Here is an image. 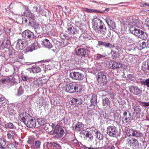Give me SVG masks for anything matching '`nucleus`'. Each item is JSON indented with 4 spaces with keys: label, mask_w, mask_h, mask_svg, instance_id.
Listing matches in <instances>:
<instances>
[{
    "label": "nucleus",
    "mask_w": 149,
    "mask_h": 149,
    "mask_svg": "<svg viewBox=\"0 0 149 149\" xmlns=\"http://www.w3.org/2000/svg\"><path fill=\"white\" fill-rule=\"evenodd\" d=\"M35 49V45H32L31 46V49L30 50V51L32 52L33 50Z\"/></svg>",
    "instance_id": "nucleus-61"
},
{
    "label": "nucleus",
    "mask_w": 149,
    "mask_h": 149,
    "mask_svg": "<svg viewBox=\"0 0 149 149\" xmlns=\"http://www.w3.org/2000/svg\"><path fill=\"white\" fill-rule=\"evenodd\" d=\"M97 148L88 147H86L84 149H97Z\"/></svg>",
    "instance_id": "nucleus-63"
},
{
    "label": "nucleus",
    "mask_w": 149,
    "mask_h": 149,
    "mask_svg": "<svg viewBox=\"0 0 149 149\" xmlns=\"http://www.w3.org/2000/svg\"><path fill=\"white\" fill-rule=\"evenodd\" d=\"M4 127L6 129H16V127L12 123L9 122L5 124Z\"/></svg>",
    "instance_id": "nucleus-28"
},
{
    "label": "nucleus",
    "mask_w": 149,
    "mask_h": 149,
    "mask_svg": "<svg viewBox=\"0 0 149 149\" xmlns=\"http://www.w3.org/2000/svg\"><path fill=\"white\" fill-rule=\"evenodd\" d=\"M42 44L44 45L46 48L48 49H50L53 47L52 44L51 43L49 40L47 39L44 40L42 41Z\"/></svg>",
    "instance_id": "nucleus-18"
},
{
    "label": "nucleus",
    "mask_w": 149,
    "mask_h": 149,
    "mask_svg": "<svg viewBox=\"0 0 149 149\" xmlns=\"http://www.w3.org/2000/svg\"><path fill=\"white\" fill-rule=\"evenodd\" d=\"M47 103L46 100L45 99L41 97L39 99V104L41 106H45Z\"/></svg>",
    "instance_id": "nucleus-36"
},
{
    "label": "nucleus",
    "mask_w": 149,
    "mask_h": 149,
    "mask_svg": "<svg viewBox=\"0 0 149 149\" xmlns=\"http://www.w3.org/2000/svg\"><path fill=\"white\" fill-rule=\"evenodd\" d=\"M98 45L100 46L102 45L106 47L111 48L113 47V45L109 43L103 42L101 41H98Z\"/></svg>",
    "instance_id": "nucleus-23"
},
{
    "label": "nucleus",
    "mask_w": 149,
    "mask_h": 149,
    "mask_svg": "<svg viewBox=\"0 0 149 149\" xmlns=\"http://www.w3.org/2000/svg\"><path fill=\"white\" fill-rule=\"evenodd\" d=\"M13 105L11 104H9L7 107V110L10 114L12 115L15 113V110L13 109L12 107Z\"/></svg>",
    "instance_id": "nucleus-33"
},
{
    "label": "nucleus",
    "mask_w": 149,
    "mask_h": 149,
    "mask_svg": "<svg viewBox=\"0 0 149 149\" xmlns=\"http://www.w3.org/2000/svg\"><path fill=\"white\" fill-rule=\"evenodd\" d=\"M129 29L131 33L141 39L144 40L146 38V33L142 30L137 29L133 26H131Z\"/></svg>",
    "instance_id": "nucleus-4"
},
{
    "label": "nucleus",
    "mask_w": 149,
    "mask_h": 149,
    "mask_svg": "<svg viewBox=\"0 0 149 149\" xmlns=\"http://www.w3.org/2000/svg\"><path fill=\"white\" fill-rule=\"evenodd\" d=\"M12 132L13 136H17L16 132L15 130H11L10 131Z\"/></svg>",
    "instance_id": "nucleus-55"
},
{
    "label": "nucleus",
    "mask_w": 149,
    "mask_h": 149,
    "mask_svg": "<svg viewBox=\"0 0 149 149\" xmlns=\"http://www.w3.org/2000/svg\"><path fill=\"white\" fill-rule=\"evenodd\" d=\"M68 31L70 34H74L76 32V29L73 27V26L70 24H68Z\"/></svg>",
    "instance_id": "nucleus-21"
},
{
    "label": "nucleus",
    "mask_w": 149,
    "mask_h": 149,
    "mask_svg": "<svg viewBox=\"0 0 149 149\" xmlns=\"http://www.w3.org/2000/svg\"><path fill=\"white\" fill-rule=\"evenodd\" d=\"M129 141L130 143L131 146L133 148L138 149L139 148L140 143H139L137 140L132 138L130 139Z\"/></svg>",
    "instance_id": "nucleus-12"
},
{
    "label": "nucleus",
    "mask_w": 149,
    "mask_h": 149,
    "mask_svg": "<svg viewBox=\"0 0 149 149\" xmlns=\"http://www.w3.org/2000/svg\"><path fill=\"white\" fill-rule=\"evenodd\" d=\"M99 29L100 31L98 32L99 33H101L102 36H104L107 33V28L104 23L103 24H102L99 26Z\"/></svg>",
    "instance_id": "nucleus-16"
},
{
    "label": "nucleus",
    "mask_w": 149,
    "mask_h": 149,
    "mask_svg": "<svg viewBox=\"0 0 149 149\" xmlns=\"http://www.w3.org/2000/svg\"><path fill=\"white\" fill-rule=\"evenodd\" d=\"M133 129H130L127 128L126 130V133L127 135L128 136H132V132H133Z\"/></svg>",
    "instance_id": "nucleus-37"
},
{
    "label": "nucleus",
    "mask_w": 149,
    "mask_h": 149,
    "mask_svg": "<svg viewBox=\"0 0 149 149\" xmlns=\"http://www.w3.org/2000/svg\"><path fill=\"white\" fill-rule=\"evenodd\" d=\"M82 134L86 136L87 137H88L89 139L91 140L93 138L92 135L88 131L84 130L82 132Z\"/></svg>",
    "instance_id": "nucleus-30"
},
{
    "label": "nucleus",
    "mask_w": 149,
    "mask_h": 149,
    "mask_svg": "<svg viewBox=\"0 0 149 149\" xmlns=\"http://www.w3.org/2000/svg\"><path fill=\"white\" fill-rule=\"evenodd\" d=\"M129 89L130 92L135 95L140 96L142 94V91L138 86H130Z\"/></svg>",
    "instance_id": "nucleus-9"
},
{
    "label": "nucleus",
    "mask_w": 149,
    "mask_h": 149,
    "mask_svg": "<svg viewBox=\"0 0 149 149\" xmlns=\"http://www.w3.org/2000/svg\"><path fill=\"white\" fill-rule=\"evenodd\" d=\"M22 79L23 81H26L28 79V77L26 75H23L22 76Z\"/></svg>",
    "instance_id": "nucleus-56"
},
{
    "label": "nucleus",
    "mask_w": 149,
    "mask_h": 149,
    "mask_svg": "<svg viewBox=\"0 0 149 149\" xmlns=\"http://www.w3.org/2000/svg\"><path fill=\"white\" fill-rule=\"evenodd\" d=\"M141 84L149 88V79H146L141 82Z\"/></svg>",
    "instance_id": "nucleus-42"
},
{
    "label": "nucleus",
    "mask_w": 149,
    "mask_h": 149,
    "mask_svg": "<svg viewBox=\"0 0 149 149\" xmlns=\"http://www.w3.org/2000/svg\"><path fill=\"white\" fill-rule=\"evenodd\" d=\"M145 22L146 23L147 26L149 27V18H147L145 19Z\"/></svg>",
    "instance_id": "nucleus-59"
},
{
    "label": "nucleus",
    "mask_w": 149,
    "mask_h": 149,
    "mask_svg": "<svg viewBox=\"0 0 149 149\" xmlns=\"http://www.w3.org/2000/svg\"><path fill=\"white\" fill-rule=\"evenodd\" d=\"M23 57L22 54H20L18 57V58L15 59L16 62H19L20 60H22L23 59Z\"/></svg>",
    "instance_id": "nucleus-52"
},
{
    "label": "nucleus",
    "mask_w": 149,
    "mask_h": 149,
    "mask_svg": "<svg viewBox=\"0 0 149 149\" xmlns=\"http://www.w3.org/2000/svg\"><path fill=\"white\" fill-rule=\"evenodd\" d=\"M10 41L8 38H5L3 40L1 46L5 48H8L10 46Z\"/></svg>",
    "instance_id": "nucleus-20"
},
{
    "label": "nucleus",
    "mask_w": 149,
    "mask_h": 149,
    "mask_svg": "<svg viewBox=\"0 0 149 149\" xmlns=\"http://www.w3.org/2000/svg\"><path fill=\"white\" fill-rule=\"evenodd\" d=\"M29 15L30 16H29V17L31 18L32 21H33L34 19V17L33 15H32V14L31 13H30Z\"/></svg>",
    "instance_id": "nucleus-60"
},
{
    "label": "nucleus",
    "mask_w": 149,
    "mask_h": 149,
    "mask_svg": "<svg viewBox=\"0 0 149 149\" xmlns=\"http://www.w3.org/2000/svg\"><path fill=\"white\" fill-rule=\"evenodd\" d=\"M107 149H115V148L114 146H108L107 147Z\"/></svg>",
    "instance_id": "nucleus-64"
},
{
    "label": "nucleus",
    "mask_w": 149,
    "mask_h": 149,
    "mask_svg": "<svg viewBox=\"0 0 149 149\" xmlns=\"http://www.w3.org/2000/svg\"><path fill=\"white\" fill-rule=\"evenodd\" d=\"M93 25L95 28L98 29L100 25L103 24V22L98 17L94 18L92 20Z\"/></svg>",
    "instance_id": "nucleus-14"
},
{
    "label": "nucleus",
    "mask_w": 149,
    "mask_h": 149,
    "mask_svg": "<svg viewBox=\"0 0 149 149\" xmlns=\"http://www.w3.org/2000/svg\"><path fill=\"white\" fill-rule=\"evenodd\" d=\"M112 20L111 18L109 17H107L105 19V20L107 23L109 27L110 26V25L109 24V22H110Z\"/></svg>",
    "instance_id": "nucleus-47"
},
{
    "label": "nucleus",
    "mask_w": 149,
    "mask_h": 149,
    "mask_svg": "<svg viewBox=\"0 0 149 149\" xmlns=\"http://www.w3.org/2000/svg\"><path fill=\"white\" fill-rule=\"evenodd\" d=\"M24 91L22 86H20L18 90V95H20L23 93Z\"/></svg>",
    "instance_id": "nucleus-48"
},
{
    "label": "nucleus",
    "mask_w": 149,
    "mask_h": 149,
    "mask_svg": "<svg viewBox=\"0 0 149 149\" xmlns=\"http://www.w3.org/2000/svg\"><path fill=\"white\" fill-rule=\"evenodd\" d=\"M84 11L87 12L88 13H93V12L97 13V10H94L93 9H89L87 8H85L84 10Z\"/></svg>",
    "instance_id": "nucleus-43"
},
{
    "label": "nucleus",
    "mask_w": 149,
    "mask_h": 149,
    "mask_svg": "<svg viewBox=\"0 0 149 149\" xmlns=\"http://www.w3.org/2000/svg\"><path fill=\"white\" fill-rule=\"evenodd\" d=\"M27 44L28 43L25 40L19 39L17 40L16 48L18 50H22L24 48Z\"/></svg>",
    "instance_id": "nucleus-8"
},
{
    "label": "nucleus",
    "mask_w": 149,
    "mask_h": 149,
    "mask_svg": "<svg viewBox=\"0 0 149 149\" xmlns=\"http://www.w3.org/2000/svg\"><path fill=\"white\" fill-rule=\"evenodd\" d=\"M97 77V80L100 85L104 86L107 83V78L105 73L102 72H98Z\"/></svg>",
    "instance_id": "nucleus-6"
},
{
    "label": "nucleus",
    "mask_w": 149,
    "mask_h": 149,
    "mask_svg": "<svg viewBox=\"0 0 149 149\" xmlns=\"http://www.w3.org/2000/svg\"><path fill=\"white\" fill-rule=\"evenodd\" d=\"M50 146L53 148L54 149H61V147L59 144L56 142H50Z\"/></svg>",
    "instance_id": "nucleus-31"
},
{
    "label": "nucleus",
    "mask_w": 149,
    "mask_h": 149,
    "mask_svg": "<svg viewBox=\"0 0 149 149\" xmlns=\"http://www.w3.org/2000/svg\"><path fill=\"white\" fill-rule=\"evenodd\" d=\"M31 72H32L34 73H37L40 72L41 71V68L38 66L32 67L29 69Z\"/></svg>",
    "instance_id": "nucleus-25"
},
{
    "label": "nucleus",
    "mask_w": 149,
    "mask_h": 149,
    "mask_svg": "<svg viewBox=\"0 0 149 149\" xmlns=\"http://www.w3.org/2000/svg\"><path fill=\"white\" fill-rule=\"evenodd\" d=\"M132 133V136L134 137H139L142 135V133L140 131L135 129H133Z\"/></svg>",
    "instance_id": "nucleus-29"
},
{
    "label": "nucleus",
    "mask_w": 149,
    "mask_h": 149,
    "mask_svg": "<svg viewBox=\"0 0 149 149\" xmlns=\"http://www.w3.org/2000/svg\"><path fill=\"white\" fill-rule=\"evenodd\" d=\"M37 122L40 125H44L46 123L45 120L44 118H38L37 120Z\"/></svg>",
    "instance_id": "nucleus-38"
},
{
    "label": "nucleus",
    "mask_w": 149,
    "mask_h": 149,
    "mask_svg": "<svg viewBox=\"0 0 149 149\" xmlns=\"http://www.w3.org/2000/svg\"><path fill=\"white\" fill-rule=\"evenodd\" d=\"M104 57V56L103 55L97 54H96L95 59L96 60H98L100 59L103 58Z\"/></svg>",
    "instance_id": "nucleus-51"
},
{
    "label": "nucleus",
    "mask_w": 149,
    "mask_h": 149,
    "mask_svg": "<svg viewBox=\"0 0 149 149\" xmlns=\"http://www.w3.org/2000/svg\"><path fill=\"white\" fill-rule=\"evenodd\" d=\"M111 102L107 97L103 98L102 99V105L105 108L110 107Z\"/></svg>",
    "instance_id": "nucleus-17"
},
{
    "label": "nucleus",
    "mask_w": 149,
    "mask_h": 149,
    "mask_svg": "<svg viewBox=\"0 0 149 149\" xmlns=\"http://www.w3.org/2000/svg\"><path fill=\"white\" fill-rule=\"evenodd\" d=\"M7 103L6 99L1 95H0V107H3Z\"/></svg>",
    "instance_id": "nucleus-24"
},
{
    "label": "nucleus",
    "mask_w": 149,
    "mask_h": 149,
    "mask_svg": "<svg viewBox=\"0 0 149 149\" xmlns=\"http://www.w3.org/2000/svg\"><path fill=\"white\" fill-rule=\"evenodd\" d=\"M123 122L126 123L130 120L131 118V115L129 111H125L123 114Z\"/></svg>",
    "instance_id": "nucleus-13"
},
{
    "label": "nucleus",
    "mask_w": 149,
    "mask_h": 149,
    "mask_svg": "<svg viewBox=\"0 0 149 149\" xmlns=\"http://www.w3.org/2000/svg\"><path fill=\"white\" fill-rule=\"evenodd\" d=\"M13 79L12 77H7L5 78L1 79L0 80V83L4 84L8 83L11 82H13Z\"/></svg>",
    "instance_id": "nucleus-19"
},
{
    "label": "nucleus",
    "mask_w": 149,
    "mask_h": 149,
    "mask_svg": "<svg viewBox=\"0 0 149 149\" xmlns=\"http://www.w3.org/2000/svg\"><path fill=\"white\" fill-rule=\"evenodd\" d=\"M52 127L54 129V137L56 138H61L65 133L64 128L62 127L56 125L54 123L52 125Z\"/></svg>",
    "instance_id": "nucleus-2"
},
{
    "label": "nucleus",
    "mask_w": 149,
    "mask_h": 149,
    "mask_svg": "<svg viewBox=\"0 0 149 149\" xmlns=\"http://www.w3.org/2000/svg\"><path fill=\"white\" fill-rule=\"evenodd\" d=\"M70 76L74 79L79 81L82 80L84 78V76L81 73L77 72L71 73L70 74Z\"/></svg>",
    "instance_id": "nucleus-10"
},
{
    "label": "nucleus",
    "mask_w": 149,
    "mask_h": 149,
    "mask_svg": "<svg viewBox=\"0 0 149 149\" xmlns=\"http://www.w3.org/2000/svg\"><path fill=\"white\" fill-rule=\"evenodd\" d=\"M31 21H32L30 20L29 23V25L33 26L35 29H39V25L38 24L34 23L33 21H32V22Z\"/></svg>",
    "instance_id": "nucleus-34"
},
{
    "label": "nucleus",
    "mask_w": 149,
    "mask_h": 149,
    "mask_svg": "<svg viewBox=\"0 0 149 149\" xmlns=\"http://www.w3.org/2000/svg\"><path fill=\"white\" fill-rule=\"evenodd\" d=\"M19 119L29 127H35L36 126V120L33 118L31 116L27 113H22L20 114Z\"/></svg>",
    "instance_id": "nucleus-1"
},
{
    "label": "nucleus",
    "mask_w": 149,
    "mask_h": 149,
    "mask_svg": "<svg viewBox=\"0 0 149 149\" xmlns=\"http://www.w3.org/2000/svg\"><path fill=\"white\" fill-rule=\"evenodd\" d=\"M123 65L120 63H118L116 62L113 63L112 64V67L113 69H119L123 66Z\"/></svg>",
    "instance_id": "nucleus-32"
},
{
    "label": "nucleus",
    "mask_w": 149,
    "mask_h": 149,
    "mask_svg": "<svg viewBox=\"0 0 149 149\" xmlns=\"http://www.w3.org/2000/svg\"><path fill=\"white\" fill-rule=\"evenodd\" d=\"M33 8L35 10V11H36L38 13H40L42 10V9L40 5L38 6H34L33 7Z\"/></svg>",
    "instance_id": "nucleus-46"
},
{
    "label": "nucleus",
    "mask_w": 149,
    "mask_h": 149,
    "mask_svg": "<svg viewBox=\"0 0 149 149\" xmlns=\"http://www.w3.org/2000/svg\"><path fill=\"white\" fill-rule=\"evenodd\" d=\"M79 84L76 82H73L66 85L65 87V91L70 93L78 92L81 89L79 88Z\"/></svg>",
    "instance_id": "nucleus-3"
},
{
    "label": "nucleus",
    "mask_w": 149,
    "mask_h": 149,
    "mask_svg": "<svg viewBox=\"0 0 149 149\" xmlns=\"http://www.w3.org/2000/svg\"><path fill=\"white\" fill-rule=\"evenodd\" d=\"M109 24L110 25V26L109 27V28H111L112 29H116V24L112 20L109 22Z\"/></svg>",
    "instance_id": "nucleus-45"
},
{
    "label": "nucleus",
    "mask_w": 149,
    "mask_h": 149,
    "mask_svg": "<svg viewBox=\"0 0 149 149\" xmlns=\"http://www.w3.org/2000/svg\"><path fill=\"white\" fill-rule=\"evenodd\" d=\"M108 118L111 120H115V115L114 113L111 112L110 113V116H109Z\"/></svg>",
    "instance_id": "nucleus-50"
},
{
    "label": "nucleus",
    "mask_w": 149,
    "mask_h": 149,
    "mask_svg": "<svg viewBox=\"0 0 149 149\" xmlns=\"http://www.w3.org/2000/svg\"><path fill=\"white\" fill-rule=\"evenodd\" d=\"M96 138L99 140H102L103 139V135L99 132L97 131L96 133Z\"/></svg>",
    "instance_id": "nucleus-35"
},
{
    "label": "nucleus",
    "mask_w": 149,
    "mask_h": 149,
    "mask_svg": "<svg viewBox=\"0 0 149 149\" xmlns=\"http://www.w3.org/2000/svg\"><path fill=\"white\" fill-rule=\"evenodd\" d=\"M144 68H146L148 70H149V60L147 62V65L146 64L144 65Z\"/></svg>",
    "instance_id": "nucleus-57"
},
{
    "label": "nucleus",
    "mask_w": 149,
    "mask_h": 149,
    "mask_svg": "<svg viewBox=\"0 0 149 149\" xmlns=\"http://www.w3.org/2000/svg\"><path fill=\"white\" fill-rule=\"evenodd\" d=\"M109 10V8H107L105 9V10L103 11H98L97 10V12L98 13H101L103 14L105 13V11H108Z\"/></svg>",
    "instance_id": "nucleus-53"
},
{
    "label": "nucleus",
    "mask_w": 149,
    "mask_h": 149,
    "mask_svg": "<svg viewBox=\"0 0 149 149\" xmlns=\"http://www.w3.org/2000/svg\"><path fill=\"white\" fill-rule=\"evenodd\" d=\"M7 136L8 138V139H10L13 136L9 132H8Z\"/></svg>",
    "instance_id": "nucleus-58"
},
{
    "label": "nucleus",
    "mask_w": 149,
    "mask_h": 149,
    "mask_svg": "<svg viewBox=\"0 0 149 149\" xmlns=\"http://www.w3.org/2000/svg\"><path fill=\"white\" fill-rule=\"evenodd\" d=\"M109 95L111 99L112 100H114L116 97V94L113 92H110Z\"/></svg>",
    "instance_id": "nucleus-49"
},
{
    "label": "nucleus",
    "mask_w": 149,
    "mask_h": 149,
    "mask_svg": "<svg viewBox=\"0 0 149 149\" xmlns=\"http://www.w3.org/2000/svg\"><path fill=\"white\" fill-rule=\"evenodd\" d=\"M97 96L95 95H92L91 99V105L95 106L97 104Z\"/></svg>",
    "instance_id": "nucleus-26"
},
{
    "label": "nucleus",
    "mask_w": 149,
    "mask_h": 149,
    "mask_svg": "<svg viewBox=\"0 0 149 149\" xmlns=\"http://www.w3.org/2000/svg\"><path fill=\"white\" fill-rule=\"evenodd\" d=\"M23 37L30 40L34 39V36L33 33L29 30H26L22 33Z\"/></svg>",
    "instance_id": "nucleus-11"
},
{
    "label": "nucleus",
    "mask_w": 149,
    "mask_h": 149,
    "mask_svg": "<svg viewBox=\"0 0 149 149\" xmlns=\"http://www.w3.org/2000/svg\"><path fill=\"white\" fill-rule=\"evenodd\" d=\"M84 125L81 123H78L75 125V128L77 130L79 131L83 130Z\"/></svg>",
    "instance_id": "nucleus-27"
},
{
    "label": "nucleus",
    "mask_w": 149,
    "mask_h": 149,
    "mask_svg": "<svg viewBox=\"0 0 149 149\" xmlns=\"http://www.w3.org/2000/svg\"><path fill=\"white\" fill-rule=\"evenodd\" d=\"M82 100L79 98H73L69 102L70 104L71 105H79L82 103Z\"/></svg>",
    "instance_id": "nucleus-15"
},
{
    "label": "nucleus",
    "mask_w": 149,
    "mask_h": 149,
    "mask_svg": "<svg viewBox=\"0 0 149 149\" xmlns=\"http://www.w3.org/2000/svg\"><path fill=\"white\" fill-rule=\"evenodd\" d=\"M141 45L143 49L145 47H149V41L143 42L141 43Z\"/></svg>",
    "instance_id": "nucleus-41"
},
{
    "label": "nucleus",
    "mask_w": 149,
    "mask_h": 149,
    "mask_svg": "<svg viewBox=\"0 0 149 149\" xmlns=\"http://www.w3.org/2000/svg\"><path fill=\"white\" fill-rule=\"evenodd\" d=\"M33 83L36 86V87H38L41 86V81L39 79H36L33 82Z\"/></svg>",
    "instance_id": "nucleus-40"
},
{
    "label": "nucleus",
    "mask_w": 149,
    "mask_h": 149,
    "mask_svg": "<svg viewBox=\"0 0 149 149\" xmlns=\"http://www.w3.org/2000/svg\"><path fill=\"white\" fill-rule=\"evenodd\" d=\"M87 50L84 48H76L75 49V54L78 56L81 57V61L82 62H86L87 60L86 58L87 57Z\"/></svg>",
    "instance_id": "nucleus-5"
},
{
    "label": "nucleus",
    "mask_w": 149,
    "mask_h": 149,
    "mask_svg": "<svg viewBox=\"0 0 149 149\" xmlns=\"http://www.w3.org/2000/svg\"><path fill=\"white\" fill-rule=\"evenodd\" d=\"M146 6H148L149 7V4H148V3H144L142 4V5L141 6L143 7H145Z\"/></svg>",
    "instance_id": "nucleus-62"
},
{
    "label": "nucleus",
    "mask_w": 149,
    "mask_h": 149,
    "mask_svg": "<svg viewBox=\"0 0 149 149\" xmlns=\"http://www.w3.org/2000/svg\"><path fill=\"white\" fill-rule=\"evenodd\" d=\"M142 105L146 107L149 106V102H141Z\"/></svg>",
    "instance_id": "nucleus-54"
},
{
    "label": "nucleus",
    "mask_w": 149,
    "mask_h": 149,
    "mask_svg": "<svg viewBox=\"0 0 149 149\" xmlns=\"http://www.w3.org/2000/svg\"><path fill=\"white\" fill-rule=\"evenodd\" d=\"M111 56L113 58H115L118 57V54L115 51L112 50L111 52Z\"/></svg>",
    "instance_id": "nucleus-44"
},
{
    "label": "nucleus",
    "mask_w": 149,
    "mask_h": 149,
    "mask_svg": "<svg viewBox=\"0 0 149 149\" xmlns=\"http://www.w3.org/2000/svg\"><path fill=\"white\" fill-rule=\"evenodd\" d=\"M41 142L39 141H36L33 143V146L34 148H38L40 147Z\"/></svg>",
    "instance_id": "nucleus-39"
},
{
    "label": "nucleus",
    "mask_w": 149,
    "mask_h": 149,
    "mask_svg": "<svg viewBox=\"0 0 149 149\" xmlns=\"http://www.w3.org/2000/svg\"><path fill=\"white\" fill-rule=\"evenodd\" d=\"M133 104V109L134 111L136 114H140L141 111V109L140 108V106L137 104Z\"/></svg>",
    "instance_id": "nucleus-22"
},
{
    "label": "nucleus",
    "mask_w": 149,
    "mask_h": 149,
    "mask_svg": "<svg viewBox=\"0 0 149 149\" xmlns=\"http://www.w3.org/2000/svg\"><path fill=\"white\" fill-rule=\"evenodd\" d=\"M118 130L115 126H109L107 128V134L111 136L116 137L118 134Z\"/></svg>",
    "instance_id": "nucleus-7"
}]
</instances>
